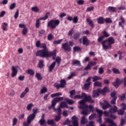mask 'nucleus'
<instances>
[{
  "label": "nucleus",
  "mask_w": 126,
  "mask_h": 126,
  "mask_svg": "<svg viewBox=\"0 0 126 126\" xmlns=\"http://www.w3.org/2000/svg\"><path fill=\"white\" fill-rule=\"evenodd\" d=\"M80 35H81V33L77 32L73 34V39L74 40H77L78 38L80 37Z\"/></svg>",
  "instance_id": "nucleus-26"
},
{
  "label": "nucleus",
  "mask_w": 126,
  "mask_h": 126,
  "mask_svg": "<svg viewBox=\"0 0 126 126\" xmlns=\"http://www.w3.org/2000/svg\"><path fill=\"white\" fill-rule=\"evenodd\" d=\"M89 113V110L87 109V108H85L83 111L81 112L82 115H84V116H87V115Z\"/></svg>",
  "instance_id": "nucleus-39"
},
{
  "label": "nucleus",
  "mask_w": 126,
  "mask_h": 126,
  "mask_svg": "<svg viewBox=\"0 0 126 126\" xmlns=\"http://www.w3.org/2000/svg\"><path fill=\"white\" fill-rule=\"evenodd\" d=\"M104 103H102L100 102V105H101L103 110H107L108 108H110V107H111V105L106 100H104Z\"/></svg>",
  "instance_id": "nucleus-9"
},
{
  "label": "nucleus",
  "mask_w": 126,
  "mask_h": 126,
  "mask_svg": "<svg viewBox=\"0 0 126 126\" xmlns=\"http://www.w3.org/2000/svg\"><path fill=\"white\" fill-rule=\"evenodd\" d=\"M64 101L65 102H67V103L69 104V105H73V104H74V101L68 98H64Z\"/></svg>",
  "instance_id": "nucleus-27"
},
{
  "label": "nucleus",
  "mask_w": 126,
  "mask_h": 126,
  "mask_svg": "<svg viewBox=\"0 0 126 126\" xmlns=\"http://www.w3.org/2000/svg\"><path fill=\"white\" fill-rule=\"evenodd\" d=\"M108 90H109V88H108V87H104L103 90H101L100 88L97 89L98 92H99V94L102 95H105L108 92Z\"/></svg>",
  "instance_id": "nucleus-12"
},
{
  "label": "nucleus",
  "mask_w": 126,
  "mask_h": 126,
  "mask_svg": "<svg viewBox=\"0 0 126 126\" xmlns=\"http://www.w3.org/2000/svg\"><path fill=\"white\" fill-rule=\"evenodd\" d=\"M109 112L111 114L117 113V112H118V107H117L116 105H114L112 108H110Z\"/></svg>",
  "instance_id": "nucleus-18"
},
{
  "label": "nucleus",
  "mask_w": 126,
  "mask_h": 126,
  "mask_svg": "<svg viewBox=\"0 0 126 126\" xmlns=\"http://www.w3.org/2000/svg\"><path fill=\"white\" fill-rule=\"evenodd\" d=\"M72 65H74V66H81V63L79 60H75V61L73 62Z\"/></svg>",
  "instance_id": "nucleus-24"
},
{
  "label": "nucleus",
  "mask_w": 126,
  "mask_h": 126,
  "mask_svg": "<svg viewBox=\"0 0 126 126\" xmlns=\"http://www.w3.org/2000/svg\"><path fill=\"white\" fill-rule=\"evenodd\" d=\"M83 46H89L90 45V40L88 39L87 36H84L82 38Z\"/></svg>",
  "instance_id": "nucleus-11"
},
{
  "label": "nucleus",
  "mask_w": 126,
  "mask_h": 126,
  "mask_svg": "<svg viewBox=\"0 0 126 126\" xmlns=\"http://www.w3.org/2000/svg\"><path fill=\"white\" fill-rule=\"evenodd\" d=\"M35 118H36V116H35V115L31 114L27 117V122H28V123H31L32 121H34V119Z\"/></svg>",
  "instance_id": "nucleus-17"
},
{
  "label": "nucleus",
  "mask_w": 126,
  "mask_h": 126,
  "mask_svg": "<svg viewBox=\"0 0 126 126\" xmlns=\"http://www.w3.org/2000/svg\"><path fill=\"white\" fill-rule=\"evenodd\" d=\"M104 39H105L104 36H102V35L100 36L97 38V42H98V43H100V44H101L102 42H103V40H104Z\"/></svg>",
  "instance_id": "nucleus-46"
},
{
  "label": "nucleus",
  "mask_w": 126,
  "mask_h": 126,
  "mask_svg": "<svg viewBox=\"0 0 126 126\" xmlns=\"http://www.w3.org/2000/svg\"><path fill=\"white\" fill-rule=\"evenodd\" d=\"M60 107L64 109V108H68V106H67V104H66V103H65V102L63 101L60 103Z\"/></svg>",
  "instance_id": "nucleus-33"
},
{
  "label": "nucleus",
  "mask_w": 126,
  "mask_h": 126,
  "mask_svg": "<svg viewBox=\"0 0 126 126\" xmlns=\"http://www.w3.org/2000/svg\"><path fill=\"white\" fill-rule=\"evenodd\" d=\"M94 87H101L102 86V83L101 82L96 81L94 83Z\"/></svg>",
  "instance_id": "nucleus-37"
},
{
  "label": "nucleus",
  "mask_w": 126,
  "mask_h": 126,
  "mask_svg": "<svg viewBox=\"0 0 126 126\" xmlns=\"http://www.w3.org/2000/svg\"><path fill=\"white\" fill-rule=\"evenodd\" d=\"M107 10L109 12H116L117 8L110 6L107 8Z\"/></svg>",
  "instance_id": "nucleus-22"
},
{
  "label": "nucleus",
  "mask_w": 126,
  "mask_h": 126,
  "mask_svg": "<svg viewBox=\"0 0 126 126\" xmlns=\"http://www.w3.org/2000/svg\"><path fill=\"white\" fill-rule=\"evenodd\" d=\"M102 34H103V35H102L103 38H105V37L106 38H107V37H110V34H109L106 31H103Z\"/></svg>",
  "instance_id": "nucleus-59"
},
{
  "label": "nucleus",
  "mask_w": 126,
  "mask_h": 126,
  "mask_svg": "<svg viewBox=\"0 0 126 126\" xmlns=\"http://www.w3.org/2000/svg\"><path fill=\"white\" fill-rule=\"evenodd\" d=\"M123 82H124L123 79L117 78L116 79L115 82H113L112 84L115 86V87L118 88L120 85H122V84H123Z\"/></svg>",
  "instance_id": "nucleus-7"
},
{
  "label": "nucleus",
  "mask_w": 126,
  "mask_h": 126,
  "mask_svg": "<svg viewBox=\"0 0 126 126\" xmlns=\"http://www.w3.org/2000/svg\"><path fill=\"white\" fill-rule=\"evenodd\" d=\"M51 52H49L48 49H42L37 51L36 53V57H40V58H49L52 55Z\"/></svg>",
  "instance_id": "nucleus-1"
},
{
  "label": "nucleus",
  "mask_w": 126,
  "mask_h": 126,
  "mask_svg": "<svg viewBox=\"0 0 126 126\" xmlns=\"http://www.w3.org/2000/svg\"><path fill=\"white\" fill-rule=\"evenodd\" d=\"M90 85H91V82L86 83L84 85V89L85 90H88L89 88L90 87Z\"/></svg>",
  "instance_id": "nucleus-32"
},
{
  "label": "nucleus",
  "mask_w": 126,
  "mask_h": 126,
  "mask_svg": "<svg viewBox=\"0 0 126 126\" xmlns=\"http://www.w3.org/2000/svg\"><path fill=\"white\" fill-rule=\"evenodd\" d=\"M45 31L44 30H43V29H39L38 30V36L39 37H42V36H43V35H44L45 33Z\"/></svg>",
  "instance_id": "nucleus-34"
},
{
  "label": "nucleus",
  "mask_w": 126,
  "mask_h": 126,
  "mask_svg": "<svg viewBox=\"0 0 126 126\" xmlns=\"http://www.w3.org/2000/svg\"><path fill=\"white\" fill-rule=\"evenodd\" d=\"M7 25H8V24H7V23H2V24L1 25V27H2L3 31H5V30H6Z\"/></svg>",
  "instance_id": "nucleus-44"
},
{
  "label": "nucleus",
  "mask_w": 126,
  "mask_h": 126,
  "mask_svg": "<svg viewBox=\"0 0 126 126\" xmlns=\"http://www.w3.org/2000/svg\"><path fill=\"white\" fill-rule=\"evenodd\" d=\"M108 42V39L106 40H102V42H101V45L103 48V49L104 50V51H107V50H109L108 45H106V43Z\"/></svg>",
  "instance_id": "nucleus-15"
},
{
  "label": "nucleus",
  "mask_w": 126,
  "mask_h": 126,
  "mask_svg": "<svg viewBox=\"0 0 126 126\" xmlns=\"http://www.w3.org/2000/svg\"><path fill=\"white\" fill-rule=\"evenodd\" d=\"M60 23H61L60 20L52 19L48 23L47 27H49V28H51V29H56V27L59 26Z\"/></svg>",
  "instance_id": "nucleus-3"
},
{
  "label": "nucleus",
  "mask_w": 126,
  "mask_h": 126,
  "mask_svg": "<svg viewBox=\"0 0 126 126\" xmlns=\"http://www.w3.org/2000/svg\"><path fill=\"white\" fill-rule=\"evenodd\" d=\"M75 94V90H73L70 91V95H69L70 98H73V96Z\"/></svg>",
  "instance_id": "nucleus-63"
},
{
  "label": "nucleus",
  "mask_w": 126,
  "mask_h": 126,
  "mask_svg": "<svg viewBox=\"0 0 126 126\" xmlns=\"http://www.w3.org/2000/svg\"><path fill=\"white\" fill-rule=\"evenodd\" d=\"M62 48L64 51H67V52H70L71 51V47L67 43H64L62 44Z\"/></svg>",
  "instance_id": "nucleus-10"
},
{
  "label": "nucleus",
  "mask_w": 126,
  "mask_h": 126,
  "mask_svg": "<svg viewBox=\"0 0 126 126\" xmlns=\"http://www.w3.org/2000/svg\"><path fill=\"white\" fill-rule=\"evenodd\" d=\"M112 71L114 72V73H115V74H121L120 70H119L118 69H117L116 68H113L112 69Z\"/></svg>",
  "instance_id": "nucleus-47"
},
{
  "label": "nucleus",
  "mask_w": 126,
  "mask_h": 126,
  "mask_svg": "<svg viewBox=\"0 0 126 126\" xmlns=\"http://www.w3.org/2000/svg\"><path fill=\"white\" fill-rule=\"evenodd\" d=\"M63 41V39H61L59 40H55L53 41V44H54V45L60 44L62 43Z\"/></svg>",
  "instance_id": "nucleus-49"
},
{
  "label": "nucleus",
  "mask_w": 126,
  "mask_h": 126,
  "mask_svg": "<svg viewBox=\"0 0 126 126\" xmlns=\"http://www.w3.org/2000/svg\"><path fill=\"white\" fill-rule=\"evenodd\" d=\"M96 112H97L98 117H102L103 115V111L101 110H98V109L96 108Z\"/></svg>",
  "instance_id": "nucleus-51"
},
{
  "label": "nucleus",
  "mask_w": 126,
  "mask_h": 126,
  "mask_svg": "<svg viewBox=\"0 0 126 126\" xmlns=\"http://www.w3.org/2000/svg\"><path fill=\"white\" fill-rule=\"evenodd\" d=\"M40 126H45L46 125V120L40 119L38 122Z\"/></svg>",
  "instance_id": "nucleus-40"
},
{
  "label": "nucleus",
  "mask_w": 126,
  "mask_h": 126,
  "mask_svg": "<svg viewBox=\"0 0 126 126\" xmlns=\"http://www.w3.org/2000/svg\"><path fill=\"white\" fill-rule=\"evenodd\" d=\"M66 85V81L64 79H62L60 81V84L58 83H55L54 84L55 88H56L57 90H59L60 88H65Z\"/></svg>",
  "instance_id": "nucleus-5"
},
{
  "label": "nucleus",
  "mask_w": 126,
  "mask_h": 126,
  "mask_svg": "<svg viewBox=\"0 0 126 126\" xmlns=\"http://www.w3.org/2000/svg\"><path fill=\"white\" fill-rule=\"evenodd\" d=\"M79 104L80 105V109H82V110H85V109L88 110V109H89L90 112H92V113L94 112V107L91 105H88L85 104V101H84V100H80L79 102Z\"/></svg>",
  "instance_id": "nucleus-2"
},
{
  "label": "nucleus",
  "mask_w": 126,
  "mask_h": 126,
  "mask_svg": "<svg viewBox=\"0 0 126 126\" xmlns=\"http://www.w3.org/2000/svg\"><path fill=\"white\" fill-rule=\"evenodd\" d=\"M107 42L108 43V50L111 49L112 48V45L115 44V39L114 37L111 36L107 38Z\"/></svg>",
  "instance_id": "nucleus-8"
},
{
  "label": "nucleus",
  "mask_w": 126,
  "mask_h": 126,
  "mask_svg": "<svg viewBox=\"0 0 126 126\" xmlns=\"http://www.w3.org/2000/svg\"><path fill=\"white\" fill-rule=\"evenodd\" d=\"M38 66L39 68L42 69L44 67V61L41 60H39L38 64Z\"/></svg>",
  "instance_id": "nucleus-31"
},
{
  "label": "nucleus",
  "mask_w": 126,
  "mask_h": 126,
  "mask_svg": "<svg viewBox=\"0 0 126 126\" xmlns=\"http://www.w3.org/2000/svg\"><path fill=\"white\" fill-rule=\"evenodd\" d=\"M87 122L88 121L87 119H86L85 116H84L81 119V125H86V124H87Z\"/></svg>",
  "instance_id": "nucleus-30"
},
{
  "label": "nucleus",
  "mask_w": 126,
  "mask_h": 126,
  "mask_svg": "<svg viewBox=\"0 0 126 126\" xmlns=\"http://www.w3.org/2000/svg\"><path fill=\"white\" fill-rule=\"evenodd\" d=\"M101 79V77H98V76H94L93 77V82H95L97 81V80H100Z\"/></svg>",
  "instance_id": "nucleus-42"
},
{
  "label": "nucleus",
  "mask_w": 126,
  "mask_h": 126,
  "mask_svg": "<svg viewBox=\"0 0 126 126\" xmlns=\"http://www.w3.org/2000/svg\"><path fill=\"white\" fill-rule=\"evenodd\" d=\"M72 21L73 23H77L78 22V17L77 16L74 17Z\"/></svg>",
  "instance_id": "nucleus-64"
},
{
  "label": "nucleus",
  "mask_w": 126,
  "mask_h": 126,
  "mask_svg": "<svg viewBox=\"0 0 126 126\" xmlns=\"http://www.w3.org/2000/svg\"><path fill=\"white\" fill-rule=\"evenodd\" d=\"M12 72L11 74V77H15V76H16V75H17L18 71L17 70V69H16V68L14 66L12 67Z\"/></svg>",
  "instance_id": "nucleus-16"
},
{
  "label": "nucleus",
  "mask_w": 126,
  "mask_h": 126,
  "mask_svg": "<svg viewBox=\"0 0 126 126\" xmlns=\"http://www.w3.org/2000/svg\"><path fill=\"white\" fill-rule=\"evenodd\" d=\"M35 77L37 78V80H42L43 77L41 76V74L39 73H35Z\"/></svg>",
  "instance_id": "nucleus-38"
},
{
  "label": "nucleus",
  "mask_w": 126,
  "mask_h": 126,
  "mask_svg": "<svg viewBox=\"0 0 126 126\" xmlns=\"http://www.w3.org/2000/svg\"><path fill=\"white\" fill-rule=\"evenodd\" d=\"M120 19L121 20V22H119V26L122 27V28H124V26H123L122 24H124V23L125 22V19H124V17L123 16H121Z\"/></svg>",
  "instance_id": "nucleus-29"
},
{
  "label": "nucleus",
  "mask_w": 126,
  "mask_h": 126,
  "mask_svg": "<svg viewBox=\"0 0 126 126\" xmlns=\"http://www.w3.org/2000/svg\"><path fill=\"white\" fill-rule=\"evenodd\" d=\"M49 15H50V12H47L44 17H42L39 19H37L35 22V28H39L40 27V25H41V20H47L48 18H49Z\"/></svg>",
  "instance_id": "nucleus-4"
},
{
  "label": "nucleus",
  "mask_w": 126,
  "mask_h": 126,
  "mask_svg": "<svg viewBox=\"0 0 126 126\" xmlns=\"http://www.w3.org/2000/svg\"><path fill=\"white\" fill-rule=\"evenodd\" d=\"M63 94L62 93H56L51 94V98H54V97H60V96H62Z\"/></svg>",
  "instance_id": "nucleus-28"
},
{
  "label": "nucleus",
  "mask_w": 126,
  "mask_h": 126,
  "mask_svg": "<svg viewBox=\"0 0 126 126\" xmlns=\"http://www.w3.org/2000/svg\"><path fill=\"white\" fill-rule=\"evenodd\" d=\"M86 21L89 23V25H90L92 28H94V23H93L92 20L90 18H87Z\"/></svg>",
  "instance_id": "nucleus-25"
},
{
  "label": "nucleus",
  "mask_w": 126,
  "mask_h": 126,
  "mask_svg": "<svg viewBox=\"0 0 126 126\" xmlns=\"http://www.w3.org/2000/svg\"><path fill=\"white\" fill-rule=\"evenodd\" d=\"M106 122H107L108 124H110L108 125V126H117V124L114 123L113 120L109 118L106 119ZM100 126H106V124H101Z\"/></svg>",
  "instance_id": "nucleus-14"
},
{
  "label": "nucleus",
  "mask_w": 126,
  "mask_h": 126,
  "mask_svg": "<svg viewBox=\"0 0 126 126\" xmlns=\"http://www.w3.org/2000/svg\"><path fill=\"white\" fill-rule=\"evenodd\" d=\"M116 95H117V93L116 92H115V91H114L113 92H112L110 93V96H111V98H116L117 99V97Z\"/></svg>",
  "instance_id": "nucleus-41"
},
{
  "label": "nucleus",
  "mask_w": 126,
  "mask_h": 126,
  "mask_svg": "<svg viewBox=\"0 0 126 126\" xmlns=\"http://www.w3.org/2000/svg\"><path fill=\"white\" fill-rule=\"evenodd\" d=\"M28 32V29L27 28L23 29L22 32L23 35H24V36L27 34Z\"/></svg>",
  "instance_id": "nucleus-54"
},
{
  "label": "nucleus",
  "mask_w": 126,
  "mask_h": 126,
  "mask_svg": "<svg viewBox=\"0 0 126 126\" xmlns=\"http://www.w3.org/2000/svg\"><path fill=\"white\" fill-rule=\"evenodd\" d=\"M41 49L42 48L43 50H48L47 48V46L45 43H41L40 47Z\"/></svg>",
  "instance_id": "nucleus-58"
},
{
  "label": "nucleus",
  "mask_w": 126,
  "mask_h": 126,
  "mask_svg": "<svg viewBox=\"0 0 126 126\" xmlns=\"http://www.w3.org/2000/svg\"><path fill=\"white\" fill-rule=\"evenodd\" d=\"M26 72L28 74H30L32 76H33L35 74V72L34 71V70L31 69H28Z\"/></svg>",
  "instance_id": "nucleus-35"
},
{
  "label": "nucleus",
  "mask_w": 126,
  "mask_h": 126,
  "mask_svg": "<svg viewBox=\"0 0 126 126\" xmlns=\"http://www.w3.org/2000/svg\"><path fill=\"white\" fill-rule=\"evenodd\" d=\"M54 39V35L52 33H49L47 36V40L52 41Z\"/></svg>",
  "instance_id": "nucleus-45"
},
{
  "label": "nucleus",
  "mask_w": 126,
  "mask_h": 126,
  "mask_svg": "<svg viewBox=\"0 0 126 126\" xmlns=\"http://www.w3.org/2000/svg\"><path fill=\"white\" fill-rule=\"evenodd\" d=\"M118 114L120 116H123L124 114H125V110L123 109H119Z\"/></svg>",
  "instance_id": "nucleus-62"
},
{
  "label": "nucleus",
  "mask_w": 126,
  "mask_h": 126,
  "mask_svg": "<svg viewBox=\"0 0 126 126\" xmlns=\"http://www.w3.org/2000/svg\"><path fill=\"white\" fill-rule=\"evenodd\" d=\"M104 21L105 23H112V22H113V21H112V19H111V18H107L105 19Z\"/></svg>",
  "instance_id": "nucleus-61"
},
{
  "label": "nucleus",
  "mask_w": 126,
  "mask_h": 126,
  "mask_svg": "<svg viewBox=\"0 0 126 126\" xmlns=\"http://www.w3.org/2000/svg\"><path fill=\"white\" fill-rule=\"evenodd\" d=\"M18 120L17 119V118H14L12 120V126H16V124H17V122H18Z\"/></svg>",
  "instance_id": "nucleus-52"
},
{
  "label": "nucleus",
  "mask_w": 126,
  "mask_h": 126,
  "mask_svg": "<svg viewBox=\"0 0 126 126\" xmlns=\"http://www.w3.org/2000/svg\"><path fill=\"white\" fill-rule=\"evenodd\" d=\"M47 125H49V126H51V125H55V121L54 120V119L52 120H47Z\"/></svg>",
  "instance_id": "nucleus-43"
},
{
  "label": "nucleus",
  "mask_w": 126,
  "mask_h": 126,
  "mask_svg": "<svg viewBox=\"0 0 126 126\" xmlns=\"http://www.w3.org/2000/svg\"><path fill=\"white\" fill-rule=\"evenodd\" d=\"M73 51L74 52L81 51V48L79 46H75L73 47Z\"/></svg>",
  "instance_id": "nucleus-53"
},
{
  "label": "nucleus",
  "mask_w": 126,
  "mask_h": 126,
  "mask_svg": "<svg viewBox=\"0 0 126 126\" xmlns=\"http://www.w3.org/2000/svg\"><path fill=\"white\" fill-rule=\"evenodd\" d=\"M81 101H84L85 105H86V102H90V103H93L95 101L94 100H92V97L90 95H87V96L84 98V99L81 100Z\"/></svg>",
  "instance_id": "nucleus-13"
},
{
  "label": "nucleus",
  "mask_w": 126,
  "mask_h": 126,
  "mask_svg": "<svg viewBox=\"0 0 126 126\" xmlns=\"http://www.w3.org/2000/svg\"><path fill=\"white\" fill-rule=\"evenodd\" d=\"M72 124L73 126L75 125V123H77L78 124V119L77 117L76 116H73L72 117Z\"/></svg>",
  "instance_id": "nucleus-36"
},
{
  "label": "nucleus",
  "mask_w": 126,
  "mask_h": 126,
  "mask_svg": "<svg viewBox=\"0 0 126 126\" xmlns=\"http://www.w3.org/2000/svg\"><path fill=\"white\" fill-rule=\"evenodd\" d=\"M56 66V61L52 63H51L49 67V72H52L53 70L55 68Z\"/></svg>",
  "instance_id": "nucleus-19"
},
{
  "label": "nucleus",
  "mask_w": 126,
  "mask_h": 126,
  "mask_svg": "<svg viewBox=\"0 0 126 126\" xmlns=\"http://www.w3.org/2000/svg\"><path fill=\"white\" fill-rule=\"evenodd\" d=\"M61 119H62V117L61 116V115H58L55 116V121L56 122H59L61 120Z\"/></svg>",
  "instance_id": "nucleus-56"
},
{
  "label": "nucleus",
  "mask_w": 126,
  "mask_h": 126,
  "mask_svg": "<svg viewBox=\"0 0 126 126\" xmlns=\"http://www.w3.org/2000/svg\"><path fill=\"white\" fill-rule=\"evenodd\" d=\"M99 95L100 92H98V89H97L96 91H93L92 95L93 98H97V97H99Z\"/></svg>",
  "instance_id": "nucleus-20"
},
{
  "label": "nucleus",
  "mask_w": 126,
  "mask_h": 126,
  "mask_svg": "<svg viewBox=\"0 0 126 126\" xmlns=\"http://www.w3.org/2000/svg\"><path fill=\"white\" fill-rule=\"evenodd\" d=\"M51 55L49 56V58L53 57V60H56V57H57V50H54L53 52H50Z\"/></svg>",
  "instance_id": "nucleus-21"
},
{
  "label": "nucleus",
  "mask_w": 126,
  "mask_h": 126,
  "mask_svg": "<svg viewBox=\"0 0 126 126\" xmlns=\"http://www.w3.org/2000/svg\"><path fill=\"white\" fill-rule=\"evenodd\" d=\"M33 106H34V105L33 104V103H30L27 105V110L28 111H31L32 108L33 107Z\"/></svg>",
  "instance_id": "nucleus-48"
},
{
  "label": "nucleus",
  "mask_w": 126,
  "mask_h": 126,
  "mask_svg": "<svg viewBox=\"0 0 126 126\" xmlns=\"http://www.w3.org/2000/svg\"><path fill=\"white\" fill-rule=\"evenodd\" d=\"M119 99L121 101H124L126 99V94H123L122 95L119 96Z\"/></svg>",
  "instance_id": "nucleus-57"
},
{
  "label": "nucleus",
  "mask_w": 126,
  "mask_h": 126,
  "mask_svg": "<svg viewBox=\"0 0 126 126\" xmlns=\"http://www.w3.org/2000/svg\"><path fill=\"white\" fill-rule=\"evenodd\" d=\"M63 97H56L54 98L51 101L52 107H55L56 105H57V103H59L61 102V101H63Z\"/></svg>",
  "instance_id": "nucleus-6"
},
{
  "label": "nucleus",
  "mask_w": 126,
  "mask_h": 126,
  "mask_svg": "<svg viewBox=\"0 0 126 126\" xmlns=\"http://www.w3.org/2000/svg\"><path fill=\"white\" fill-rule=\"evenodd\" d=\"M96 117H97V115L95 113H94L93 115H91L89 116V119L90 121H92V120H93L94 119H95V118H96Z\"/></svg>",
  "instance_id": "nucleus-55"
},
{
  "label": "nucleus",
  "mask_w": 126,
  "mask_h": 126,
  "mask_svg": "<svg viewBox=\"0 0 126 126\" xmlns=\"http://www.w3.org/2000/svg\"><path fill=\"white\" fill-rule=\"evenodd\" d=\"M32 11H33L34 12H39V8H38L37 6H34L32 7L31 8Z\"/></svg>",
  "instance_id": "nucleus-50"
},
{
  "label": "nucleus",
  "mask_w": 126,
  "mask_h": 126,
  "mask_svg": "<svg viewBox=\"0 0 126 126\" xmlns=\"http://www.w3.org/2000/svg\"><path fill=\"white\" fill-rule=\"evenodd\" d=\"M54 110L56 113H57L58 115H61L62 114V109L60 108H58L57 109L54 108Z\"/></svg>",
  "instance_id": "nucleus-60"
},
{
  "label": "nucleus",
  "mask_w": 126,
  "mask_h": 126,
  "mask_svg": "<svg viewBox=\"0 0 126 126\" xmlns=\"http://www.w3.org/2000/svg\"><path fill=\"white\" fill-rule=\"evenodd\" d=\"M97 21L98 24H104L105 23V20L103 17H99L97 19Z\"/></svg>",
  "instance_id": "nucleus-23"
}]
</instances>
